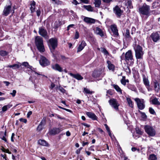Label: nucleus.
I'll use <instances>...</instances> for the list:
<instances>
[{"mask_svg": "<svg viewBox=\"0 0 160 160\" xmlns=\"http://www.w3.org/2000/svg\"><path fill=\"white\" fill-rule=\"evenodd\" d=\"M35 42L37 47L40 52H43L45 51L43 41L42 38L40 36H37L35 39Z\"/></svg>", "mask_w": 160, "mask_h": 160, "instance_id": "nucleus-1", "label": "nucleus"}, {"mask_svg": "<svg viewBox=\"0 0 160 160\" xmlns=\"http://www.w3.org/2000/svg\"><path fill=\"white\" fill-rule=\"evenodd\" d=\"M150 7L144 3L142 6L139 8V12L141 14L148 16L149 15L150 12Z\"/></svg>", "mask_w": 160, "mask_h": 160, "instance_id": "nucleus-2", "label": "nucleus"}, {"mask_svg": "<svg viewBox=\"0 0 160 160\" xmlns=\"http://www.w3.org/2000/svg\"><path fill=\"white\" fill-rule=\"evenodd\" d=\"M49 47L51 52L52 53L53 56L55 57L54 52L55 48L58 46V39L55 38H52L49 40Z\"/></svg>", "mask_w": 160, "mask_h": 160, "instance_id": "nucleus-3", "label": "nucleus"}, {"mask_svg": "<svg viewBox=\"0 0 160 160\" xmlns=\"http://www.w3.org/2000/svg\"><path fill=\"white\" fill-rule=\"evenodd\" d=\"M146 133L149 137H154L156 134L155 129L151 126L150 125H145L144 128Z\"/></svg>", "mask_w": 160, "mask_h": 160, "instance_id": "nucleus-4", "label": "nucleus"}, {"mask_svg": "<svg viewBox=\"0 0 160 160\" xmlns=\"http://www.w3.org/2000/svg\"><path fill=\"white\" fill-rule=\"evenodd\" d=\"M134 49L136 58L137 59L141 58L143 54L142 47L138 45L134 47Z\"/></svg>", "mask_w": 160, "mask_h": 160, "instance_id": "nucleus-5", "label": "nucleus"}, {"mask_svg": "<svg viewBox=\"0 0 160 160\" xmlns=\"http://www.w3.org/2000/svg\"><path fill=\"white\" fill-rule=\"evenodd\" d=\"M39 62L40 64L43 67L49 65L50 64V62L45 57L42 55L40 56Z\"/></svg>", "mask_w": 160, "mask_h": 160, "instance_id": "nucleus-6", "label": "nucleus"}, {"mask_svg": "<svg viewBox=\"0 0 160 160\" xmlns=\"http://www.w3.org/2000/svg\"><path fill=\"white\" fill-rule=\"evenodd\" d=\"M138 108L140 110L144 109L145 107V101L143 99H140L138 98L135 99Z\"/></svg>", "mask_w": 160, "mask_h": 160, "instance_id": "nucleus-7", "label": "nucleus"}, {"mask_svg": "<svg viewBox=\"0 0 160 160\" xmlns=\"http://www.w3.org/2000/svg\"><path fill=\"white\" fill-rule=\"evenodd\" d=\"M110 104L113 108L116 110L118 109V106L119 105V104L117 101L116 99L112 98L109 100Z\"/></svg>", "mask_w": 160, "mask_h": 160, "instance_id": "nucleus-8", "label": "nucleus"}, {"mask_svg": "<svg viewBox=\"0 0 160 160\" xmlns=\"http://www.w3.org/2000/svg\"><path fill=\"white\" fill-rule=\"evenodd\" d=\"M9 2L10 5L5 6L3 11V15L5 16H7L9 14L11 9L12 4L11 2L10 1Z\"/></svg>", "mask_w": 160, "mask_h": 160, "instance_id": "nucleus-9", "label": "nucleus"}, {"mask_svg": "<svg viewBox=\"0 0 160 160\" xmlns=\"http://www.w3.org/2000/svg\"><path fill=\"white\" fill-rule=\"evenodd\" d=\"M150 37L152 39L154 42H157L160 40V33L158 32L152 33Z\"/></svg>", "mask_w": 160, "mask_h": 160, "instance_id": "nucleus-10", "label": "nucleus"}, {"mask_svg": "<svg viewBox=\"0 0 160 160\" xmlns=\"http://www.w3.org/2000/svg\"><path fill=\"white\" fill-rule=\"evenodd\" d=\"M114 13L118 17H120L123 12V11L117 5L116 6L113 8Z\"/></svg>", "mask_w": 160, "mask_h": 160, "instance_id": "nucleus-11", "label": "nucleus"}, {"mask_svg": "<svg viewBox=\"0 0 160 160\" xmlns=\"http://www.w3.org/2000/svg\"><path fill=\"white\" fill-rule=\"evenodd\" d=\"M132 55L131 50L128 51L125 55L124 60L126 61L132 60L133 59Z\"/></svg>", "mask_w": 160, "mask_h": 160, "instance_id": "nucleus-12", "label": "nucleus"}, {"mask_svg": "<svg viewBox=\"0 0 160 160\" xmlns=\"http://www.w3.org/2000/svg\"><path fill=\"white\" fill-rule=\"evenodd\" d=\"M83 20L86 23L89 24H93L95 23L96 21L95 19L86 17H84Z\"/></svg>", "mask_w": 160, "mask_h": 160, "instance_id": "nucleus-13", "label": "nucleus"}, {"mask_svg": "<svg viewBox=\"0 0 160 160\" xmlns=\"http://www.w3.org/2000/svg\"><path fill=\"white\" fill-rule=\"evenodd\" d=\"M38 33L40 35L44 37H46L48 33L46 30L42 27L39 28Z\"/></svg>", "mask_w": 160, "mask_h": 160, "instance_id": "nucleus-14", "label": "nucleus"}, {"mask_svg": "<svg viewBox=\"0 0 160 160\" xmlns=\"http://www.w3.org/2000/svg\"><path fill=\"white\" fill-rule=\"evenodd\" d=\"M62 130V129L59 128H53L50 131V134L54 135L59 133Z\"/></svg>", "mask_w": 160, "mask_h": 160, "instance_id": "nucleus-15", "label": "nucleus"}, {"mask_svg": "<svg viewBox=\"0 0 160 160\" xmlns=\"http://www.w3.org/2000/svg\"><path fill=\"white\" fill-rule=\"evenodd\" d=\"M86 114L89 118L92 120H97L98 117L94 113L91 112H87Z\"/></svg>", "mask_w": 160, "mask_h": 160, "instance_id": "nucleus-16", "label": "nucleus"}, {"mask_svg": "<svg viewBox=\"0 0 160 160\" xmlns=\"http://www.w3.org/2000/svg\"><path fill=\"white\" fill-rule=\"evenodd\" d=\"M111 28L114 35L116 36H118L119 34L118 32V30L117 28V26L116 25L114 24L111 25Z\"/></svg>", "mask_w": 160, "mask_h": 160, "instance_id": "nucleus-17", "label": "nucleus"}, {"mask_svg": "<svg viewBox=\"0 0 160 160\" xmlns=\"http://www.w3.org/2000/svg\"><path fill=\"white\" fill-rule=\"evenodd\" d=\"M52 68L54 70L58 71L59 72L62 71V68L58 64H55V65H52Z\"/></svg>", "mask_w": 160, "mask_h": 160, "instance_id": "nucleus-18", "label": "nucleus"}, {"mask_svg": "<svg viewBox=\"0 0 160 160\" xmlns=\"http://www.w3.org/2000/svg\"><path fill=\"white\" fill-rule=\"evenodd\" d=\"M86 45V44L85 42L84 41H82L78 48L77 52H78L81 51Z\"/></svg>", "mask_w": 160, "mask_h": 160, "instance_id": "nucleus-19", "label": "nucleus"}, {"mask_svg": "<svg viewBox=\"0 0 160 160\" xmlns=\"http://www.w3.org/2000/svg\"><path fill=\"white\" fill-rule=\"evenodd\" d=\"M70 75L72 77L78 80H82L83 79V78L79 74H75L72 73H70Z\"/></svg>", "mask_w": 160, "mask_h": 160, "instance_id": "nucleus-20", "label": "nucleus"}, {"mask_svg": "<svg viewBox=\"0 0 160 160\" xmlns=\"http://www.w3.org/2000/svg\"><path fill=\"white\" fill-rule=\"evenodd\" d=\"M95 32L97 35H100V36L102 37L104 36L103 32L99 28L97 27L96 28Z\"/></svg>", "mask_w": 160, "mask_h": 160, "instance_id": "nucleus-21", "label": "nucleus"}, {"mask_svg": "<svg viewBox=\"0 0 160 160\" xmlns=\"http://www.w3.org/2000/svg\"><path fill=\"white\" fill-rule=\"evenodd\" d=\"M12 106V105L10 104L3 106L2 108V111L0 112L2 113L6 111L8 109L10 108Z\"/></svg>", "mask_w": 160, "mask_h": 160, "instance_id": "nucleus-22", "label": "nucleus"}, {"mask_svg": "<svg viewBox=\"0 0 160 160\" xmlns=\"http://www.w3.org/2000/svg\"><path fill=\"white\" fill-rule=\"evenodd\" d=\"M154 88L155 92H158L160 90V86L158 83L157 81L154 82Z\"/></svg>", "mask_w": 160, "mask_h": 160, "instance_id": "nucleus-23", "label": "nucleus"}, {"mask_svg": "<svg viewBox=\"0 0 160 160\" xmlns=\"http://www.w3.org/2000/svg\"><path fill=\"white\" fill-rule=\"evenodd\" d=\"M107 63L108 64V69L109 70L113 71L115 68L114 65L112 64L109 61H107Z\"/></svg>", "mask_w": 160, "mask_h": 160, "instance_id": "nucleus-24", "label": "nucleus"}, {"mask_svg": "<svg viewBox=\"0 0 160 160\" xmlns=\"http://www.w3.org/2000/svg\"><path fill=\"white\" fill-rule=\"evenodd\" d=\"M19 64H15L12 65H9L7 67L10 68H12L13 69L19 68L21 65V64L18 63Z\"/></svg>", "mask_w": 160, "mask_h": 160, "instance_id": "nucleus-25", "label": "nucleus"}, {"mask_svg": "<svg viewBox=\"0 0 160 160\" xmlns=\"http://www.w3.org/2000/svg\"><path fill=\"white\" fill-rule=\"evenodd\" d=\"M160 7V3L158 1H155L152 4V8L154 9Z\"/></svg>", "mask_w": 160, "mask_h": 160, "instance_id": "nucleus-26", "label": "nucleus"}, {"mask_svg": "<svg viewBox=\"0 0 160 160\" xmlns=\"http://www.w3.org/2000/svg\"><path fill=\"white\" fill-rule=\"evenodd\" d=\"M38 144L43 146H47L48 145L47 142L44 140H39L38 141Z\"/></svg>", "mask_w": 160, "mask_h": 160, "instance_id": "nucleus-27", "label": "nucleus"}, {"mask_svg": "<svg viewBox=\"0 0 160 160\" xmlns=\"http://www.w3.org/2000/svg\"><path fill=\"white\" fill-rule=\"evenodd\" d=\"M114 88L118 92L122 94V91L119 87L117 85L113 84L112 85Z\"/></svg>", "mask_w": 160, "mask_h": 160, "instance_id": "nucleus-28", "label": "nucleus"}, {"mask_svg": "<svg viewBox=\"0 0 160 160\" xmlns=\"http://www.w3.org/2000/svg\"><path fill=\"white\" fill-rule=\"evenodd\" d=\"M83 7L88 11L92 12L93 10V8L91 5H83Z\"/></svg>", "mask_w": 160, "mask_h": 160, "instance_id": "nucleus-29", "label": "nucleus"}, {"mask_svg": "<svg viewBox=\"0 0 160 160\" xmlns=\"http://www.w3.org/2000/svg\"><path fill=\"white\" fill-rule=\"evenodd\" d=\"M126 5L128 6L127 8L128 9H132L133 8L132 2L131 0H128Z\"/></svg>", "mask_w": 160, "mask_h": 160, "instance_id": "nucleus-30", "label": "nucleus"}, {"mask_svg": "<svg viewBox=\"0 0 160 160\" xmlns=\"http://www.w3.org/2000/svg\"><path fill=\"white\" fill-rule=\"evenodd\" d=\"M128 89L133 91H136L137 90V88L135 86L131 84H129L128 85Z\"/></svg>", "mask_w": 160, "mask_h": 160, "instance_id": "nucleus-31", "label": "nucleus"}, {"mask_svg": "<svg viewBox=\"0 0 160 160\" xmlns=\"http://www.w3.org/2000/svg\"><path fill=\"white\" fill-rule=\"evenodd\" d=\"M153 104L154 105H160V102L159 101L158 99L155 98L152 100Z\"/></svg>", "mask_w": 160, "mask_h": 160, "instance_id": "nucleus-32", "label": "nucleus"}, {"mask_svg": "<svg viewBox=\"0 0 160 160\" xmlns=\"http://www.w3.org/2000/svg\"><path fill=\"white\" fill-rule=\"evenodd\" d=\"M35 2L33 1L31 4V7L30 8V10L32 12H34L35 11Z\"/></svg>", "mask_w": 160, "mask_h": 160, "instance_id": "nucleus-33", "label": "nucleus"}, {"mask_svg": "<svg viewBox=\"0 0 160 160\" xmlns=\"http://www.w3.org/2000/svg\"><path fill=\"white\" fill-rule=\"evenodd\" d=\"M143 81L144 84L146 86V87L150 86L149 82L147 78H143Z\"/></svg>", "mask_w": 160, "mask_h": 160, "instance_id": "nucleus-34", "label": "nucleus"}, {"mask_svg": "<svg viewBox=\"0 0 160 160\" xmlns=\"http://www.w3.org/2000/svg\"><path fill=\"white\" fill-rule=\"evenodd\" d=\"M21 65L24 66L27 68H29L31 70H32V67L29 65L28 63L27 62H23Z\"/></svg>", "mask_w": 160, "mask_h": 160, "instance_id": "nucleus-35", "label": "nucleus"}, {"mask_svg": "<svg viewBox=\"0 0 160 160\" xmlns=\"http://www.w3.org/2000/svg\"><path fill=\"white\" fill-rule=\"evenodd\" d=\"M95 6L96 7L98 8L101 4V0H95L94 3Z\"/></svg>", "mask_w": 160, "mask_h": 160, "instance_id": "nucleus-36", "label": "nucleus"}, {"mask_svg": "<svg viewBox=\"0 0 160 160\" xmlns=\"http://www.w3.org/2000/svg\"><path fill=\"white\" fill-rule=\"evenodd\" d=\"M127 100L129 106L131 108H132L133 106V105L131 99L130 98H127Z\"/></svg>", "mask_w": 160, "mask_h": 160, "instance_id": "nucleus-37", "label": "nucleus"}, {"mask_svg": "<svg viewBox=\"0 0 160 160\" xmlns=\"http://www.w3.org/2000/svg\"><path fill=\"white\" fill-rule=\"evenodd\" d=\"M125 37L127 38H129L131 37L130 35L129 30L128 29H126V30Z\"/></svg>", "mask_w": 160, "mask_h": 160, "instance_id": "nucleus-38", "label": "nucleus"}, {"mask_svg": "<svg viewBox=\"0 0 160 160\" xmlns=\"http://www.w3.org/2000/svg\"><path fill=\"white\" fill-rule=\"evenodd\" d=\"M8 52L3 50L0 51V54L2 56H4L7 55L8 54Z\"/></svg>", "mask_w": 160, "mask_h": 160, "instance_id": "nucleus-39", "label": "nucleus"}, {"mask_svg": "<svg viewBox=\"0 0 160 160\" xmlns=\"http://www.w3.org/2000/svg\"><path fill=\"white\" fill-rule=\"evenodd\" d=\"M157 159L156 156L154 154H151L149 156V160H156Z\"/></svg>", "mask_w": 160, "mask_h": 160, "instance_id": "nucleus-40", "label": "nucleus"}, {"mask_svg": "<svg viewBox=\"0 0 160 160\" xmlns=\"http://www.w3.org/2000/svg\"><path fill=\"white\" fill-rule=\"evenodd\" d=\"M104 126L105 127L106 129L107 130V132L108 133L109 136H110V137H111L112 134L111 132L110 129L109 128V127H108V125L107 124H105Z\"/></svg>", "mask_w": 160, "mask_h": 160, "instance_id": "nucleus-41", "label": "nucleus"}, {"mask_svg": "<svg viewBox=\"0 0 160 160\" xmlns=\"http://www.w3.org/2000/svg\"><path fill=\"white\" fill-rule=\"evenodd\" d=\"M139 112L141 113V117L144 119H146L147 118V116L144 112H141L139 111Z\"/></svg>", "mask_w": 160, "mask_h": 160, "instance_id": "nucleus-42", "label": "nucleus"}, {"mask_svg": "<svg viewBox=\"0 0 160 160\" xmlns=\"http://www.w3.org/2000/svg\"><path fill=\"white\" fill-rule=\"evenodd\" d=\"M46 123V119L45 118H43L41 121V122L40 124L42 125V126H44L45 125Z\"/></svg>", "mask_w": 160, "mask_h": 160, "instance_id": "nucleus-43", "label": "nucleus"}, {"mask_svg": "<svg viewBox=\"0 0 160 160\" xmlns=\"http://www.w3.org/2000/svg\"><path fill=\"white\" fill-rule=\"evenodd\" d=\"M84 92L87 94H92V92L90 90L86 88H84Z\"/></svg>", "mask_w": 160, "mask_h": 160, "instance_id": "nucleus-44", "label": "nucleus"}, {"mask_svg": "<svg viewBox=\"0 0 160 160\" xmlns=\"http://www.w3.org/2000/svg\"><path fill=\"white\" fill-rule=\"evenodd\" d=\"M121 83L123 85H125L126 83L125 81V77H122V78L121 80Z\"/></svg>", "mask_w": 160, "mask_h": 160, "instance_id": "nucleus-45", "label": "nucleus"}, {"mask_svg": "<svg viewBox=\"0 0 160 160\" xmlns=\"http://www.w3.org/2000/svg\"><path fill=\"white\" fill-rule=\"evenodd\" d=\"M101 51L105 55H108V52L107 51L106 49L105 48H101Z\"/></svg>", "mask_w": 160, "mask_h": 160, "instance_id": "nucleus-46", "label": "nucleus"}, {"mask_svg": "<svg viewBox=\"0 0 160 160\" xmlns=\"http://www.w3.org/2000/svg\"><path fill=\"white\" fill-rule=\"evenodd\" d=\"M149 112L150 113L152 114H155V112L154 110L152 108H149Z\"/></svg>", "mask_w": 160, "mask_h": 160, "instance_id": "nucleus-47", "label": "nucleus"}, {"mask_svg": "<svg viewBox=\"0 0 160 160\" xmlns=\"http://www.w3.org/2000/svg\"><path fill=\"white\" fill-rule=\"evenodd\" d=\"M136 131L137 133L140 135L142 134L143 133L138 128H136Z\"/></svg>", "mask_w": 160, "mask_h": 160, "instance_id": "nucleus-48", "label": "nucleus"}, {"mask_svg": "<svg viewBox=\"0 0 160 160\" xmlns=\"http://www.w3.org/2000/svg\"><path fill=\"white\" fill-rule=\"evenodd\" d=\"M43 127V126L39 124L37 128V130L39 131H41L42 130Z\"/></svg>", "mask_w": 160, "mask_h": 160, "instance_id": "nucleus-49", "label": "nucleus"}, {"mask_svg": "<svg viewBox=\"0 0 160 160\" xmlns=\"http://www.w3.org/2000/svg\"><path fill=\"white\" fill-rule=\"evenodd\" d=\"M125 71L129 74H130L131 73V70L129 68V67L128 66H127L126 68L125 69Z\"/></svg>", "mask_w": 160, "mask_h": 160, "instance_id": "nucleus-50", "label": "nucleus"}, {"mask_svg": "<svg viewBox=\"0 0 160 160\" xmlns=\"http://www.w3.org/2000/svg\"><path fill=\"white\" fill-rule=\"evenodd\" d=\"M79 33L77 31H76L75 35V38L77 39L79 37Z\"/></svg>", "mask_w": 160, "mask_h": 160, "instance_id": "nucleus-51", "label": "nucleus"}, {"mask_svg": "<svg viewBox=\"0 0 160 160\" xmlns=\"http://www.w3.org/2000/svg\"><path fill=\"white\" fill-rule=\"evenodd\" d=\"M58 89L61 92L63 93H64L66 91V90L63 88L61 87H59Z\"/></svg>", "mask_w": 160, "mask_h": 160, "instance_id": "nucleus-52", "label": "nucleus"}, {"mask_svg": "<svg viewBox=\"0 0 160 160\" xmlns=\"http://www.w3.org/2000/svg\"><path fill=\"white\" fill-rule=\"evenodd\" d=\"M19 120L20 122H23L25 123H26L27 120L26 119H24L23 118H20L19 119Z\"/></svg>", "mask_w": 160, "mask_h": 160, "instance_id": "nucleus-53", "label": "nucleus"}, {"mask_svg": "<svg viewBox=\"0 0 160 160\" xmlns=\"http://www.w3.org/2000/svg\"><path fill=\"white\" fill-rule=\"evenodd\" d=\"M16 91L15 90H13L12 92L10 93V94L12 95L13 97H14L15 96Z\"/></svg>", "mask_w": 160, "mask_h": 160, "instance_id": "nucleus-54", "label": "nucleus"}, {"mask_svg": "<svg viewBox=\"0 0 160 160\" xmlns=\"http://www.w3.org/2000/svg\"><path fill=\"white\" fill-rule=\"evenodd\" d=\"M57 4H61L62 3V2L59 0H55L54 1Z\"/></svg>", "mask_w": 160, "mask_h": 160, "instance_id": "nucleus-55", "label": "nucleus"}, {"mask_svg": "<svg viewBox=\"0 0 160 160\" xmlns=\"http://www.w3.org/2000/svg\"><path fill=\"white\" fill-rule=\"evenodd\" d=\"M102 1L106 3H109L112 1V0H102Z\"/></svg>", "mask_w": 160, "mask_h": 160, "instance_id": "nucleus-56", "label": "nucleus"}, {"mask_svg": "<svg viewBox=\"0 0 160 160\" xmlns=\"http://www.w3.org/2000/svg\"><path fill=\"white\" fill-rule=\"evenodd\" d=\"M61 59L63 60H66L67 59H68V58L63 55H61Z\"/></svg>", "mask_w": 160, "mask_h": 160, "instance_id": "nucleus-57", "label": "nucleus"}, {"mask_svg": "<svg viewBox=\"0 0 160 160\" xmlns=\"http://www.w3.org/2000/svg\"><path fill=\"white\" fill-rule=\"evenodd\" d=\"M32 111H29L27 113V117L28 118H29L30 116L32 114Z\"/></svg>", "mask_w": 160, "mask_h": 160, "instance_id": "nucleus-58", "label": "nucleus"}, {"mask_svg": "<svg viewBox=\"0 0 160 160\" xmlns=\"http://www.w3.org/2000/svg\"><path fill=\"white\" fill-rule=\"evenodd\" d=\"M72 3L75 5H77L78 4H79L76 0H73Z\"/></svg>", "mask_w": 160, "mask_h": 160, "instance_id": "nucleus-59", "label": "nucleus"}, {"mask_svg": "<svg viewBox=\"0 0 160 160\" xmlns=\"http://www.w3.org/2000/svg\"><path fill=\"white\" fill-rule=\"evenodd\" d=\"M37 15V16H39L41 13L40 11L39 10H38L36 11Z\"/></svg>", "mask_w": 160, "mask_h": 160, "instance_id": "nucleus-60", "label": "nucleus"}, {"mask_svg": "<svg viewBox=\"0 0 160 160\" xmlns=\"http://www.w3.org/2000/svg\"><path fill=\"white\" fill-rule=\"evenodd\" d=\"M82 148H80L76 151V153L77 154H78L80 153V151L82 149Z\"/></svg>", "mask_w": 160, "mask_h": 160, "instance_id": "nucleus-61", "label": "nucleus"}, {"mask_svg": "<svg viewBox=\"0 0 160 160\" xmlns=\"http://www.w3.org/2000/svg\"><path fill=\"white\" fill-rule=\"evenodd\" d=\"M0 138L1 139L4 141L5 142H7V140L6 138H5V136H3L2 137H1Z\"/></svg>", "mask_w": 160, "mask_h": 160, "instance_id": "nucleus-62", "label": "nucleus"}, {"mask_svg": "<svg viewBox=\"0 0 160 160\" xmlns=\"http://www.w3.org/2000/svg\"><path fill=\"white\" fill-rule=\"evenodd\" d=\"M14 135H15V134L14 133H12V136L11 137V141L12 142H14L13 138Z\"/></svg>", "mask_w": 160, "mask_h": 160, "instance_id": "nucleus-63", "label": "nucleus"}, {"mask_svg": "<svg viewBox=\"0 0 160 160\" xmlns=\"http://www.w3.org/2000/svg\"><path fill=\"white\" fill-rule=\"evenodd\" d=\"M3 83L6 84V86H8L10 84V82L8 81H4Z\"/></svg>", "mask_w": 160, "mask_h": 160, "instance_id": "nucleus-64", "label": "nucleus"}]
</instances>
